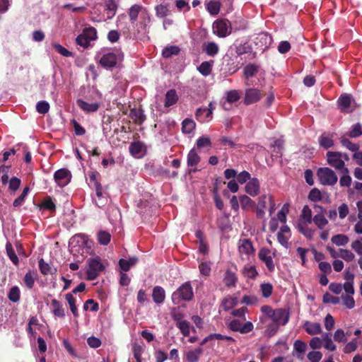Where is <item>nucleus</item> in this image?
I'll use <instances>...</instances> for the list:
<instances>
[{"mask_svg":"<svg viewBox=\"0 0 362 362\" xmlns=\"http://www.w3.org/2000/svg\"><path fill=\"white\" fill-rule=\"evenodd\" d=\"M289 317V311L284 308L275 309L272 315V320L277 325L283 326L288 323Z\"/></svg>","mask_w":362,"mask_h":362,"instance_id":"9b49d317","label":"nucleus"},{"mask_svg":"<svg viewBox=\"0 0 362 362\" xmlns=\"http://www.w3.org/2000/svg\"><path fill=\"white\" fill-rule=\"evenodd\" d=\"M180 52V49L177 46H170L163 49L162 55L165 58H170L173 55H177Z\"/></svg>","mask_w":362,"mask_h":362,"instance_id":"49530a36","label":"nucleus"},{"mask_svg":"<svg viewBox=\"0 0 362 362\" xmlns=\"http://www.w3.org/2000/svg\"><path fill=\"white\" fill-rule=\"evenodd\" d=\"M37 276V272L34 270H29L25 274L23 278V282L28 289H32L33 288Z\"/></svg>","mask_w":362,"mask_h":362,"instance_id":"393cba45","label":"nucleus"},{"mask_svg":"<svg viewBox=\"0 0 362 362\" xmlns=\"http://www.w3.org/2000/svg\"><path fill=\"white\" fill-rule=\"evenodd\" d=\"M88 268L86 272L87 279L95 280L99 274L105 270V266L99 257L90 258L88 260Z\"/></svg>","mask_w":362,"mask_h":362,"instance_id":"39448f33","label":"nucleus"},{"mask_svg":"<svg viewBox=\"0 0 362 362\" xmlns=\"http://www.w3.org/2000/svg\"><path fill=\"white\" fill-rule=\"evenodd\" d=\"M211 140L209 137H200L197 141V148L199 151H207L211 148Z\"/></svg>","mask_w":362,"mask_h":362,"instance_id":"7c9ffc66","label":"nucleus"},{"mask_svg":"<svg viewBox=\"0 0 362 362\" xmlns=\"http://www.w3.org/2000/svg\"><path fill=\"white\" fill-rule=\"evenodd\" d=\"M103 94L96 88H92L84 98L76 100L78 107L85 113L96 112L101 106Z\"/></svg>","mask_w":362,"mask_h":362,"instance_id":"f257e3e1","label":"nucleus"},{"mask_svg":"<svg viewBox=\"0 0 362 362\" xmlns=\"http://www.w3.org/2000/svg\"><path fill=\"white\" fill-rule=\"evenodd\" d=\"M339 251L341 253L339 255L340 257H341L343 259H344L346 262H351V261L354 260V259L355 258L354 254L350 250H345V249H340Z\"/></svg>","mask_w":362,"mask_h":362,"instance_id":"e2e57ef3","label":"nucleus"},{"mask_svg":"<svg viewBox=\"0 0 362 362\" xmlns=\"http://www.w3.org/2000/svg\"><path fill=\"white\" fill-rule=\"evenodd\" d=\"M238 252L242 259L245 258L243 257V255L245 256V258H248L250 255L255 252L252 242L249 239L240 240L238 243Z\"/></svg>","mask_w":362,"mask_h":362,"instance_id":"ddd939ff","label":"nucleus"},{"mask_svg":"<svg viewBox=\"0 0 362 362\" xmlns=\"http://www.w3.org/2000/svg\"><path fill=\"white\" fill-rule=\"evenodd\" d=\"M54 179L57 185L63 187L70 182L71 173L66 168H61L54 173Z\"/></svg>","mask_w":362,"mask_h":362,"instance_id":"1a4fd4ad","label":"nucleus"},{"mask_svg":"<svg viewBox=\"0 0 362 362\" xmlns=\"http://www.w3.org/2000/svg\"><path fill=\"white\" fill-rule=\"evenodd\" d=\"M317 175L320 182L323 185L332 186L337 182V176L334 172L329 168H320Z\"/></svg>","mask_w":362,"mask_h":362,"instance_id":"423d86ee","label":"nucleus"},{"mask_svg":"<svg viewBox=\"0 0 362 362\" xmlns=\"http://www.w3.org/2000/svg\"><path fill=\"white\" fill-rule=\"evenodd\" d=\"M24 153L23 158H31V154L27 151L24 146H18L8 151H6L3 153V158H8L9 156H16L17 157L23 156L21 153Z\"/></svg>","mask_w":362,"mask_h":362,"instance_id":"4468645a","label":"nucleus"},{"mask_svg":"<svg viewBox=\"0 0 362 362\" xmlns=\"http://www.w3.org/2000/svg\"><path fill=\"white\" fill-rule=\"evenodd\" d=\"M322 357V353L317 351H310L308 354V358L311 362H319L321 360Z\"/></svg>","mask_w":362,"mask_h":362,"instance_id":"338daca9","label":"nucleus"},{"mask_svg":"<svg viewBox=\"0 0 362 362\" xmlns=\"http://www.w3.org/2000/svg\"><path fill=\"white\" fill-rule=\"evenodd\" d=\"M258 66L253 64H250L244 68V75L247 78L254 76L258 71Z\"/></svg>","mask_w":362,"mask_h":362,"instance_id":"a18cd8bd","label":"nucleus"},{"mask_svg":"<svg viewBox=\"0 0 362 362\" xmlns=\"http://www.w3.org/2000/svg\"><path fill=\"white\" fill-rule=\"evenodd\" d=\"M6 249L7 255L9 257L10 260L13 262L14 265L18 266L19 264V259L10 243H6Z\"/></svg>","mask_w":362,"mask_h":362,"instance_id":"72a5a7b5","label":"nucleus"},{"mask_svg":"<svg viewBox=\"0 0 362 362\" xmlns=\"http://www.w3.org/2000/svg\"><path fill=\"white\" fill-rule=\"evenodd\" d=\"M362 134V126L361 124L357 123L352 126L351 131L349 132V136L351 137H358Z\"/></svg>","mask_w":362,"mask_h":362,"instance_id":"0e129e2a","label":"nucleus"},{"mask_svg":"<svg viewBox=\"0 0 362 362\" xmlns=\"http://www.w3.org/2000/svg\"><path fill=\"white\" fill-rule=\"evenodd\" d=\"M303 328L310 335H316L322 332L321 325L319 322L305 321L303 325Z\"/></svg>","mask_w":362,"mask_h":362,"instance_id":"a211bd4d","label":"nucleus"},{"mask_svg":"<svg viewBox=\"0 0 362 362\" xmlns=\"http://www.w3.org/2000/svg\"><path fill=\"white\" fill-rule=\"evenodd\" d=\"M29 190H30L29 187H25L23 189L21 194L13 201V206L14 207H18L23 204V203L25 202V199L27 197Z\"/></svg>","mask_w":362,"mask_h":362,"instance_id":"de8ad7c7","label":"nucleus"},{"mask_svg":"<svg viewBox=\"0 0 362 362\" xmlns=\"http://www.w3.org/2000/svg\"><path fill=\"white\" fill-rule=\"evenodd\" d=\"M213 62H204L198 67V71L204 76L211 73Z\"/></svg>","mask_w":362,"mask_h":362,"instance_id":"e433bc0d","label":"nucleus"},{"mask_svg":"<svg viewBox=\"0 0 362 362\" xmlns=\"http://www.w3.org/2000/svg\"><path fill=\"white\" fill-rule=\"evenodd\" d=\"M65 298L67 300L69 308L71 310V312L74 315V317H78V309L76 305V300L74 297L73 296L72 293H69L65 295Z\"/></svg>","mask_w":362,"mask_h":362,"instance_id":"2f4dec72","label":"nucleus"},{"mask_svg":"<svg viewBox=\"0 0 362 362\" xmlns=\"http://www.w3.org/2000/svg\"><path fill=\"white\" fill-rule=\"evenodd\" d=\"M272 41V37L269 34L267 33H262L258 34L256 37L255 43L258 48L264 51L270 47Z\"/></svg>","mask_w":362,"mask_h":362,"instance_id":"f8f14e48","label":"nucleus"},{"mask_svg":"<svg viewBox=\"0 0 362 362\" xmlns=\"http://www.w3.org/2000/svg\"><path fill=\"white\" fill-rule=\"evenodd\" d=\"M259 259L265 264L267 269L270 272H273L275 269V264L273 260L272 252L269 248L262 247L258 253Z\"/></svg>","mask_w":362,"mask_h":362,"instance_id":"6e6552de","label":"nucleus"},{"mask_svg":"<svg viewBox=\"0 0 362 362\" xmlns=\"http://www.w3.org/2000/svg\"><path fill=\"white\" fill-rule=\"evenodd\" d=\"M39 269L42 274L46 276L48 274H54L57 273V269L56 267H52L46 262L43 258H41L38 261Z\"/></svg>","mask_w":362,"mask_h":362,"instance_id":"aec40b11","label":"nucleus"},{"mask_svg":"<svg viewBox=\"0 0 362 362\" xmlns=\"http://www.w3.org/2000/svg\"><path fill=\"white\" fill-rule=\"evenodd\" d=\"M300 216L308 223H312V211L308 205L303 206Z\"/></svg>","mask_w":362,"mask_h":362,"instance_id":"4d7b16f0","label":"nucleus"},{"mask_svg":"<svg viewBox=\"0 0 362 362\" xmlns=\"http://www.w3.org/2000/svg\"><path fill=\"white\" fill-rule=\"evenodd\" d=\"M42 207L45 209H47L51 212H54L56 210V205L53 202L50 197H47L42 203Z\"/></svg>","mask_w":362,"mask_h":362,"instance_id":"bf43d9fd","label":"nucleus"},{"mask_svg":"<svg viewBox=\"0 0 362 362\" xmlns=\"http://www.w3.org/2000/svg\"><path fill=\"white\" fill-rule=\"evenodd\" d=\"M95 57L103 67L112 69L123 60L124 55L120 49L103 48Z\"/></svg>","mask_w":362,"mask_h":362,"instance_id":"f03ea898","label":"nucleus"},{"mask_svg":"<svg viewBox=\"0 0 362 362\" xmlns=\"http://www.w3.org/2000/svg\"><path fill=\"white\" fill-rule=\"evenodd\" d=\"M331 241L337 246H344L349 243V238L344 234H337L332 237Z\"/></svg>","mask_w":362,"mask_h":362,"instance_id":"f704fd0d","label":"nucleus"},{"mask_svg":"<svg viewBox=\"0 0 362 362\" xmlns=\"http://www.w3.org/2000/svg\"><path fill=\"white\" fill-rule=\"evenodd\" d=\"M138 261L139 259L136 256L129 257V259H120L119 260V266L121 270L127 272L132 267L134 266L138 262Z\"/></svg>","mask_w":362,"mask_h":362,"instance_id":"412c9836","label":"nucleus"},{"mask_svg":"<svg viewBox=\"0 0 362 362\" xmlns=\"http://www.w3.org/2000/svg\"><path fill=\"white\" fill-rule=\"evenodd\" d=\"M194 298L193 288L190 281H186L175 291L171 296L173 305H179L182 301L189 302Z\"/></svg>","mask_w":362,"mask_h":362,"instance_id":"7ed1b4c3","label":"nucleus"},{"mask_svg":"<svg viewBox=\"0 0 362 362\" xmlns=\"http://www.w3.org/2000/svg\"><path fill=\"white\" fill-rule=\"evenodd\" d=\"M196 127L195 122L191 119H185L182 123V130L185 134L192 133Z\"/></svg>","mask_w":362,"mask_h":362,"instance_id":"473e14b6","label":"nucleus"},{"mask_svg":"<svg viewBox=\"0 0 362 362\" xmlns=\"http://www.w3.org/2000/svg\"><path fill=\"white\" fill-rule=\"evenodd\" d=\"M242 272L244 276L252 279H255L258 275L255 266H245Z\"/></svg>","mask_w":362,"mask_h":362,"instance_id":"4c0bfd02","label":"nucleus"},{"mask_svg":"<svg viewBox=\"0 0 362 362\" xmlns=\"http://www.w3.org/2000/svg\"><path fill=\"white\" fill-rule=\"evenodd\" d=\"M203 353V349L201 347H198L194 350H191L188 351L186 354V358L188 362H197L199 356Z\"/></svg>","mask_w":362,"mask_h":362,"instance_id":"c756f323","label":"nucleus"},{"mask_svg":"<svg viewBox=\"0 0 362 362\" xmlns=\"http://www.w3.org/2000/svg\"><path fill=\"white\" fill-rule=\"evenodd\" d=\"M221 2L218 1H210L206 4L208 12L212 16L218 14L221 8Z\"/></svg>","mask_w":362,"mask_h":362,"instance_id":"c85d7f7f","label":"nucleus"},{"mask_svg":"<svg viewBox=\"0 0 362 362\" xmlns=\"http://www.w3.org/2000/svg\"><path fill=\"white\" fill-rule=\"evenodd\" d=\"M52 47L61 55L64 57H71L72 52L69 51L67 49L64 47L62 45L58 43H53L52 45Z\"/></svg>","mask_w":362,"mask_h":362,"instance_id":"603ef678","label":"nucleus"},{"mask_svg":"<svg viewBox=\"0 0 362 362\" xmlns=\"http://www.w3.org/2000/svg\"><path fill=\"white\" fill-rule=\"evenodd\" d=\"M178 100V95L174 89L167 91L165 97V107H168L175 105Z\"/></svg>","mask_w":362,"mask_h":362,"instance_id":"a878e982","label":"nucleus"},{"mask_svg":"<svg viewBox=\"0 0 362 362\" xmlns=\"http://www.w3.org/2000/svg\"><path fill=\"white\" fill-rule=\"evenodd\" d=\"M328 163L335 168L336 169L340 170L341 173H349L348 168L344 167V160H327Z\"/></svg>","mask_w":362,"mask_h":362,"instance_id":"c9c22d12","label":"nucleus"},{"mask_svg":"<svg viewBox=\"0 0 362 362\" xmlns=\"http://www.w3.org/2000/svg\"><path fill=\"white\" fill-rule=\"evenodd\" d=\"M344 305L349 309H351L355 306V300L351 295L341 296Z\"/></svg>","mask_w":362,"mask_h":362,"instance_id":"69168bd1","label":"nucleus"},{"mask_svg":"<svg viewBox=\"0 0 362 362\" xmlns=\"http://www.w3.org/2000/svg\"><path fill=\"white\" fill-rule=\"evenodd\" d=\"M240 99V95L236 90H230L226 93V102L222 103V107L225 110H229L230 107L228 106V104L233 103Z\"/></svg>","mask_w":362,"mask_h":362,"instance_id":"b1692460","label":"nucleus"},{"mask_svg":"<svg viewBox=\"0 0 362 362\" xmlns=\"http://www.w3.org/2000/svg\"><path fill=\"white\" fill-rule=\"evenodd\" d=\"M262 93L258 89L249 88L245 91V103L247 105L252 104L260 100Z\"/></svg>","mask_w":362,"mask_h":362,"instance_id":"dca6fc26","label":"nucleus"},{"mask_svg":"<svg viewBox=\"0 0 362 362\" xmlns=\"http://www.w3.org/2000/svg\"><path fill=\"white\" fill-rule=\"evenodd\" d=\"M245 191L247 194H249L251 196H256L259 191V185L258 180L254 178L250 180L245 186Z\"/></svg>","mask_w":362,"mask_h":362,"instance_id":"4be33fe9","label":"nucleus"},{"mask_svg":"<svg viewBox=\"0 0 362 362\" xmlns=\"http://www.w3.org/2000/svg\"><path fill=\"white\" fill-rule=\"evenodd\" d=\"M143 8L141 6L136 4L130 8L129 16L132 23H134L137 20L139 14L141 13Z\"/></svg>","mask_w":362,"mask_h":362,"instance_id":"58836bf2","label":"nucleus"},{"mask_svg":"<svg viewBox=\"0 0 362 362\" xmlns=\"http://www.w3.org/2000/svg\"><path fill=\"white\" fill-rule=\"evenodd\" d=\"M156 14L159 18H164L169 14V10L167 5L160 4L156 7Z\"/></svg>","mask_w":362,"mask_h":362,"instance_id":"5fc2aeb1","label":"nucleus"},{"mask_svg":"<svg viewBox=\"0 0 362 362\" xmlns=\"http://www.w3.org/2000/svg\"><path fill=\"white\" fill-rule=\"evenodd\" d=\"M215 108L216 104L214 102L209 103L208 107L198 108L195 113L197 119L201 123L211 120L213 112Z\"/></svg>","mask_w":362,"mask_h":362,"instance_id":"0eeeda50","label":"nucleus"},{"mask_svg":"<svg viewBox=\"0 0 362 362\" xmlns=\"http://www.w3.org/2000/svg\"><path fill=\"white\" fill-rule=\"evenodd\" d=\"M129 151L135 158H141L146 155V148L142 142L136 141L129 146Z\"/></svg>","mask_w":362,"mask_h":362,"instance_id":"2eb2a0df","label":"nucleus"},{"mask_svg":"<svg viewBox=\"0 0 362 362\" xmlns=\"http://www.w3.org/2000/svg\"><path fill=\"white\" fill-rule=\"evenodd\" d=\"M177 327L180 329L181 333L185 336L187 337L190 332L189 323L186 321H180L179 323H177Z\"/></svg>","mask_w":362,"mask_h":362,"instance_id":"864d4df0","label":"nucleus"},{"mask_svg":"<svg viewBox=\"0 0 362 362\" xmlns=\"http://www.w3.org/2000/svg\"><path fill=\"white\" fill-rule=\"evenodd\" d=\"M262 296L264 298H269L273 291V286L269 283L262 284L260 286Z\"/></svg>","mask_w":362,"mask_h":362,"instance_id":"13d9d810","label":"nucleus"},{"mask_svg":"<svg viewBox=\"0 0 362 362\" xmlns=\"http://www.w3.org/2000/svg\"><path fill=\"white\" fill-rule=\"evenodd\" d=\"M110 240L111 235L108 232L100 230L98 233V240L100 244L103 245H107L110 242Z\"/></svg>","mask_w":362,"mask_h":362,"instance_id":"c03bdc74","label":"nucleus"},{"mask_svg":"<svg viewBox=\"0 0 362 362\" xmlns=\"http://www.w3.org/2000/svg\"><path fill=\"white\" fill-rule=\"evenodd\" d=\"M82 33L90 42L97 39V31L95 28L93 27L86 28Z\"/></svg>","mask_w":362,"mask_h":362,"instance_id":"3c124183","label":"nucleus"},{"mask_svg":"<svg viewBox=\"0 0 362 362\" xmlns=\"http://www.w3.org/2000/svg\"><path fill=\"white\" fill-rule=\"evenodd\" d=\"M346 148L352 152H354L353 158H362V152H357L358 151V146L356 144L351 143L349 141H344Z\"/></svg>","mask_w":362,"mask_h":362,"instance_id":"09e8293b","label":"nucleus"},{"mask_svg":"<svg viewBox=\"0 0 362 362\" xmlns=\"http://www.w3.org/2000/svg\"><path fill=\"white\" fill-rule=\"evenodd\" d=\"M313 221L320 229H323L328 223V221L326 219L325 215L321 214H315Z\"/></svg>","mask_w":362,"mask_h":362,"instance_id":"79ce46f5","label":"nucleus"},{"mask_svg":"<svg viewBox=\"0 0 362 362\" xmlns=\"http://www.w3.org/2000/svg\"><path fill=\"white\" fill-rule=\"evenodd\" d=\"M152 298L155 303L162 304L165 301V289L160 286H156L153 288Z\"/></svg>","mask_w":362,"mask_h":362,"instance_id":"f3484780","label":"nucleus"},{"mask_svg":"<svg viewBox=\"0 0 362 362\" xmlns=\"http://www.w3.org/2000/svg\"><path fill=\"white\" fill-rule=\"evenodd\" d=\"M319 143L320 145L325 148H330L334 145L332 139L325 134L320 136Z\"/></svg>","mask_w":362,"mask_h":362,"instance_id":"37998d69","label":"nucleus"},{"mask_svg":"<svg viewBox=\"0 0 362 362\" xmlns=\"http://www.w3.org/2000/svg\"><path fill=\"white\" fill-rule=\"evenodd\" d=\"M204 50L209 56H215L219 51L218 45L214 42H210L205 45Z\"/></svg>","mask_w":362,"mask_h":362,"instance_id":"a19ab883","label":"nucleus"},{"mask_svg":"<svg viewBox=\"0 0 362 362\" xmlns=\"http://www.w3.org/2000/svg\"><path fill=\"white\" fill-rule=\"evenodd\" d=\"M214 35L219 37H226L232 32L231 23L226 18H220L215 21L212 25Z\"/></svg>","mask_w":362,"mask_h":362,"instance_id":"20e7f679","label":"nucleus"},{"mask_svg":"<svg viewBox=\"0 0 362 362\" xmlns=\"http://www.w3.org/2000/svg\"><path fill=\"white\" fill-rule=\"evenodd\" d=\"M8 299L13 303H16L20 300V289L18 286L12 287L8 294Z\"/></svg>","mask_w":362,"mask_h":362,"instance_id":"8fccbe9b","label":"nucleus"},{"mask_svg":"<svg viewBox=\"0 0 362 362\" xmlns=\"http://www.w3.org/2000/svg\"><path fill=\"white\" fill-rule=\"evenodd\" d=\"M223 281L228 288L235 287L238 282L237 275L231 270L228 269L224 274Z\"/></svg>","mask_w":362,"mask_h":362,"instance_id":"6ab92c4d","label":"nucleus"},{"mask_svg":"<svg viewBox=\"0 0 362 362\" xmlns=\"http://www.w3.org/2000/svg\"><path fill=\"white\" fill-rule=\"evenodd\" d=\"M51 303L53 307L52 312L54 315L60 318H64L65 317V310L62 307V303L57 299H52Z\"/></svg>","mask_w":362,"mask_h":362,"instance_id":"cd10ccee","label":"nucleus"},{"mask_svg":"<svg viewBox=\"0 0 362 362\" xmlns=\"http://www.w3.org/2000/svg\"><path fill=\"white\" fill-rule=\"evenodd\" d=\"M238 304L237 298L228 296L221 302V307L225 311H228Z\"/></svg>","mask_w":362,"mask_h":362,"instance_id":"bb28decb","label":"nucleus"},{"mask_svg":"<svg viewBox=\"0 0 362 362\" xmlns=\"http://www.w3.org/2000/svg\"><path fill=\"white\" fill-rule=\"evenodd\" d=\"M36 110L40 114H45L49 110V105L45 100L40 101L36 105Z\"/></svg>","mask_w":362,"mask_h":362,"instance_id":"052dcab7","label":"nucleus"},{"mask_svg":"<svg viewBox=\"0 0 362 362\" xmlns=\"http://www.w3.org/2000/svg\"><path fill=\"white\" fill-rule=\"evenodd\" d=\"M240 203L242 209H250L255 206V203L247 195H242L240 197Z\"/></svg>","mask_w":362,"mask_h":362,"instance_id":"ea45409f","label":"nucleus"},{"mask_svg":"<svg viewBox=\"0 0 362 362\" xmlns=\"http://www.w3.org/2000/svg\"><path fill=\"white\" fill-rule=\"evenodd\" d=\"M228 328L234 332H239L241 334H247L253 329L254 325L250 321L242 325L239 320H233L228 324Z\"/></svg>","mask_w":362,"mask_h":362,"instance_id":"9d476101","label":"nucleus"},{"mask_svg":"<svg viewBox=\"0 0 362 362\" xmlns=\"http://www.w3.org/2000/svg\"><path fill=\"white\" fill-rule=\"evenodd\" d=\"M351 248L359 255H362V237L351 243Z\"/></svg>","mask_w":362,"mask_h":362,"instance_id":"774afa93","label":"nucleus"},{"mask_svg":"<svg viewBox=\"0 0 362 362\" xmlns=\"http://www.w3.org/2000/svg\"><path fill=\"white\" fill-rule=\"evenodd\" d=\"M352 98L349 95H342L339 99V104L341 109L346 112H351Z\"/></svg>","mask_w":362,"mask_h":362,"instance_id":"5701e85b","label":"nucleus"},{"mask_svg":"<svg viewBox=\"0 0 362 362\" xmlns=\"http://www.w3.org/2000/svg\"><path fill=\"white\" fill-rule=\"evenodd\" d=\"M308 199L312 202H318L322 199L321 192L317 188L312 189L308 194Z\"/></svg>","mask_w":362,"mask_h":362,"instance_id":"6e6d98bb","label":"nucleus"},{"mask_svg":"<svg viewBox=\"0 0 362 362\" xmlns=\"http://www.w3.org/2000/svg\"><path fill=\"white\" fill-rule=\"evenodd\" d=\"M76 42L78 45L82 47L83 48H87L89 46L90 42L82 33L76 38Z\"/></svg>","mask_w":362,"mask_h":362,"instance_id":"680f3d73","label":"nucleus"}]
</instances>
